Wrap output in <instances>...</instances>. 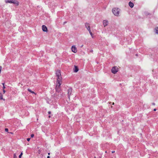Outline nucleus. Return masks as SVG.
<instances>
[{
	"instance_id": "32",
	"label": "nucleus",
	"mask_w": 158,
	"mask_h": 158,
	"mask_svg": "<svg viewBox=\"0 0 158 158\" xmlns=\"http://www.w3.org/2000/svg\"><path fill=\"white\" fill-rule=\"evenodd\" d=\"M113 104V105H114V103L113 102V104Z\"/></svg>"
},
{
	"instance_id": "29",
	"label": "nucleus",
	"mask_w": 158,
	"mask_h": 158,
	"mask_svg": "<svg viewBox=\"0 0 158 158\" xmlns=\"http://www.w3.org/2000/svg\"><path fill=\"white\" fill-rule=\"evenodd\" d=\"M83 46V45L81 46V47H82Z\"/></svg>"
},
{
	"instance_id": "3",
	"label": "nucleus",
	"mask_w": 158,
	"mask_h": 158,
	"mask_svg": "<svg viewBox=\"0 0 158 158\" xmlns=\"http://www.w3.org/2000/svg\"><path fill=\"white\" fill-rule=\"evenodd\" d=\"M85 27L87 29V30L89 31L90 35H91V36H92V38H93V34L92 33V32L91 31V30L90 29L89 24L88 23H85Z\"/></svg>"
},
{
	"instance_id": "15",
	"label": "nucleus",
	"mask_w": 158,
	"mask_h": 158,
	"mask_svg": "<svg viewBox=\"0 0 158 158\" xmlns=\"http://www.w3.org/2000/svg\"><path fill=\"white\" fill-rule=\"evenodd\" d=\"M22 155H23V153H22V152H21L19 156V158H21V156Z\"/></svg>"
},
{
	"instance_id": "28",
	"label": "nucleus",
	"mask_w": 158,
	"mask_h": 158,
	"mask_svg": "<svg viewBox=\"0 0 158 158\" xmlns=\"http://www.w3.org/2000/svg\"><path fill=\"white\" fill-rule=\"evenodd\" d=\"M48 117L50 118L51 117V116L50 115Z\"/></svg>"
},
{
	"instance_id": "25",
	"label": "nucleus",
	"mask_w": 158,
	"mask_h": 158,
	"mask_svg": "<svg viewBox=\"0 0 158 158\" xmlns=\"http://www.w3.org/2000/svg\"><path fill=\"white\" fill-rule=\"evenodd\" d=\"M114 152H115V151H112V152H111L112 153H114Z\"/></svg>"
},
{
	"instance_id": "8",
	"label": "nucleus",
	"mask_w": 158,
	"mask_h": 158,
	"mask_svg": "<svg viewBox=\"0 0 158 158\" xmlns=\"http://www.w3.org/2000/svg\"><path fill=\"white\" fill-rule=\"evenodd\" d=\"M42 29L43 31L47 32L48 29L47 27L45 25H43L42 26Z\"/></svg>"
},
{
	"instance_id": "12",
	"label": "nucleus",
	"mask_w": 158,
	"mask_h": 158,
	"mask_svg": "<svg viewBox=\"0 0 158 158\" xmlns=\"http://www.w3.org/2000/svg\"><path fill=\"white\" fill-rule=\"evenodd\" d=\"M155 32L156 34H158V27H156L154 29Z\"/></svg>"
},
{
	"instance_id": "5",
	"label": "nucleus",
	"mask_w": 158,
	"mask_h": 158,
	"mask_svg": "<svg viewBox=\"0 0 158 158\" xmlns=\"http://www.w3.org/2000/svg\"><path fill=\"white\" fill-rule=\"evenodd\" d=\"M118 68L116 67H114L111 69L112 72L114 74H115L118 71Z\"/></svg>"
},
{
	"instance_id": "9",
	"label": "nucleus",
	"mask_w": 158,
	"mask_h": 158,
	"mask_svg": "<svg viewBox=\"0 0 158 158\" xmlns=\"http://www.w3.org/2000/svg\"><path fill=\"white\" fill-rule=\"evenodd\" d=\"M103 24L104 27H105L108 25V21L106 20H104L103 22Z\"/></svg>"
},
{
	"instance_id": "23",
	"label": "nucleus",
	"mask_w": 158,
	"mask_h": 158,
	"mask_svg": "<svg viewBox=\"0 0 158 158\" xmlns=\"http://www.w3.org/2000/svg\"><path fill=\"white\" fill-rule=\"evenodd\" d=\"M152 105H155V103H154V102L152 103Z\"/></svg>"
},
{
	"instance_id": "10",
	"label": "nucleus",
	"mask_w": 158,
	"mask_h": 158,
	"mask_svg": "<svg viewBox=\"0 0 158 158\" xmlns=\"http://www.w3.org/2000/svg\"><path fill=\"white\" fill-rule=\"evenodd\" d=\"M74 68L73 69V71L74 72L76 73L78 71V68L76 65H74Z\"/></svg>"
},
{
	"instance_id": "27",
	"label": "nucleus",
	"mask_w": 158,
	"mask_h": 158,
	"mask_svg": "<svg viewBox=\"0 0 158 158\" xmlns=\"http://www.w3.org/2000/svg\"><path fill=\"white\" fill-rule=\"evenodd\" d=\"M47 158H50V156H48L47 157Z\"/></svg>"
},
{
	"instance_id": "7",
	"label": "nucleus",
	"mask_w": 158,
	"mask_h": 158,
	"mask_svg": "<svg viewBox=\"0 0 158 158\" xmlns=\"http://www.w3.org/2000/svg\"><path fill=\"white\" fill-rule=\"evenodd\" d=\"M71 50L74 53H76L77 52V48L75 46H73L72 47Z\"/></svg>"
},
{
	"instance_id": "17",
	"label": "nucleus",
	"mask_w": 158,
	"mask_h": 158,
	"mask_svg": "<svg viewBox=\"0 0 158 158\" xmlns=\"http://www.w3.org/2000/svg\"><path fill=\"white\" fill-rule=\"evenodd\" d=\"M0 98L1 99H3L2 95H1L0 96Z\"/></svg>"
},
{
	"instance_id": "16",
	"label": "nucleus",
	"mask_w": 158,
	"mask_h": 158,
	"mask_svg": "<svg viewBox=\"0 0 158 158\" xmlns=\"http://www.w3.org/2000/svg\"><path fill=\"white\" fill-rule=\"evenodd\" d=\"M2 84L3 85V89L5 88V86H4V83H2Z\"/></svg>"
},
{
	"instance_id": "14",
	"label": "nucleus",
	"mask_w": 158,
	"mask_h": 158,
	"mask_svg": "<svg viewBox=\"0 0 158 158\" xmlns=\"http://www.w3.org/2000/svg\"><path fill=\"white\" fill-rule=\"evenodd\" d=\"M17 158V156L16 155V154H14L13 158Z\"/></svg>"
},
{
	"instance_id": "26",
	"label": "nucleus",
	"mask_w": 158,
	"mask_h": 158,
	"mask_svg": "<svg viewBox=\"0 0 158 158\" xmlns=\"http://www.w3.org/2000/svg\"><path fill=\"white\" fill-rule=\"evenodd\" d=\"M156 109H154L153 110L154 111H156Z\"/></svg>"
},
{
	"instance_id": "6",
	"label": "nucleus",
	"mask_w": 158,
	"mask_h": 158,
	"mask_svg": "<svg viewBox=\"0 0 158 158\" xmlns=\"http://www.w3.org/2000/svg\"><path fill=\"white\" fill-rule=\"evenodd\" d=\"M72 92V89L71 88H69L68 90V94L69 98V99L70 96Z\"/></svg>"
},
{
	"instance_id": "22",
	"label": "nucleus",
	"mask_w": 158,
	"mask_h": 158,
	"mask_svg": "<svg viewBox=\"0 0 158 158\" xmlns=\"http://www.w3.org/2000/svg\"><path fill=\"white\" fill-rule=\"evenodd\" d=\"M3 93H4H4H5V92H6V91H5V90H4V89L3 90Z\"/></svg>"
},
{
	"instance_id": "13",
	"label": "nucleus",
	"mask_w": 158,
	"mask_h": 158,
	"mask_svg": "<svg viewBox=\"0 0 158 158\" xmlns=\"http://www.w3.org/2000/svg\"><path fill=\"white\" fill-rule=\"evenodd\" d=\"M27 90L29 92H31V93L32 94H36L33 91H31V89H28Z\"/></svg>"
},
{
	"instance_id": "21",
	"label": "nucleus",
	"mask_w": 158,
	"mask_h": 158,
	"mask_svg": "<svg viewBox=\"0 0 158 158\" xmlns=\"http://www.w3.org/2000/svg\"><path fill=\"white\" fill-rule=\"evenodd\" d=\"M30 138H28L27 139V141H29L30 140Z\"/></svg>"
},
{
	"instance_id": "30",
	"label": "nucleus",
	"mask_w": 158,
	"mask_h": 158,
	"mask_svg": "<svg viewBox=\"0 0 158 158\" xmlns=\"http://www.w3.org/2000/svg\"><path fill=\"white\" fill-rule=\"evenodd\" d=\"M93 50H91V51H90V52H93Z\"/></svg>"
},
{
	"instance_id": "19",
	"label": "nucleus",
	"mask_w": 158,
	"mask_h": 158,
	"mask_svg": "<svg viewBox=\"0 0 158 158\" xmlns=\"http://www.w3.org/2000/svg\"><path fill=\"white\" fill-rule=\"evenodd\" d=\"M34 135L33 134H32L31 135V138L33 137L34 136Z\"/></svg>"
},
{
	"instance_id": "24",
	"label": "nucleus",
	"mask_w": 158,
	"mask_h": 158,
	"mask_svg": "<svg viewBox=\"0 0 158 158\" xmlns=\"http://www.w3.org/2000/svg\"><path fill=\"white\" fill-rule=\"evenodd\" d=\"M48 114H51V112L50 111H48Z\"/></svg>"
},
{
	"instance_id": "31",
	"label": "nucleus",
	"mask_w": 158,
	"mask_h": 158,
	"mask_svg": "<svg viewBox=\"0 0 158 158\" xmlns=\"http://www.w3.org/2000/svg\"><path fill=\"white\" fill-rule=\"evenodd\" d=\"M50 153H48V155H49Z\"/></svg>"
},
{
	"instance_id": "33",
	"label": "nucleus",
	"mask_w": 158,
	"mask_h": 158,
	"mask_svg": "<svg viewBox=\"0 0 158 158\" xmlns=\"http://www.w3.org/2000/svg\"><path fill=\"white\" fill-rule=\"evenodd\" d=\"M10 133H11V134H13V133H11V132Z\"/></svg>"
},
{
	"instance_id": "2",
	"label": "nucleus",
	"mask_w": 158,
	"mask_h": 158,
	"mask_svg": "<svg viewBox=\"0 0 158 158\" xmlns=\"http://www.w3.org/2000/svg\"><path fill=\"white\" fill-rule=\"evenodd\" d=\"M112 12L115 16H118L119 14V10L118 8H114L112 10Z\"/></svg>"
},
{
	"instance_id": "18",
	"label": "nucleus",
	"mask_w": 158,
	"mask_h": 158,
	"mask_svg": "<svg viewBox=\"0 0 158 158\" xmlns=\"http://www.w3.org/2000/svg\"><path fill=\"white\" fill-rule=\"evenodd\" d=\"M8 130L7 128H5V131L6 132H8Z\"/></svg>"
},
{
	"instance_id": "11",
	"label": "nucleus",
	"mask_w": 158,
	"mask_h": 158,
	"mask_svg": "<svg viewBox=\"0 0 158 158\" xmlns=\"http://www.w3.org/2000/svg\"><path fill=\"white\" fill-rule=\"evenodd\" d=\"M129 5L131 8L133 7L134 6L133 3L131 2H129Z\"/></svg>"
},
{
	"instance_id": "4",
	"label": "nucleus",
	"mask_w": 158,
	"mask_h": 158,
	"mask_svg": "<svg viewBox=\"0 0 158 158\" xmlns=\"http://www.w3.org/2000/svg\"><path fill=\"white\" fill-rule=\"evenodd\" d=\"M6 3H13L16 4L17 6L19 5V2L15 0H7L6 1Z\"/></svg>"
},
{
	"instance_id": "20",
	"label": "nucleus",
	"mask_w": 158,
	"mask_h": 158,
	"mask_svg": "<svg viewBox=\"0 0 158 158\" xmlns=\"http://www.w3.org/2000/svg\"><path fill=\"white\" fill-rule=\"evenodd\" d=\"M2 68V66H0V73L1 72V70Z\"/></svg>"
},
{
	"instance_id": "1",
	"label": "nucleus",
	"mask_w": 158,
	"mask_h": 158,
	"mask_svg": "<svg viewBox=\"0 0 158 158\" xmlns=\"http://www.w3.org/2000/svg\"><path fill=\"white\" fill-rule=\"evenodd\" d=\"M56 75L57 77V81L56 85V89L57 92H59L60 91L59 87L61 85V83L60 82L62 80L60 70H58L56 72Z\"/></svg>"
}]
</instances>
